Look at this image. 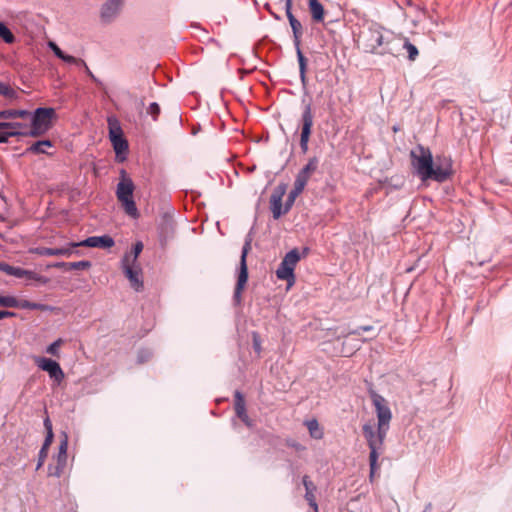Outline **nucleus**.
<instances>
[{
  "instance_id": "6ab92c4d",
  "label": "nucleus",
  "mask_w": 512,
  "mask_h": 512,
  "mask_svg": "<svg viewBox=\"0 0 512 512\" xmlns=\"http://www.w3.org/2000/svg\"><path fill=\"white\" fill-rule=\"evenodd\" d=\"M91 262L83 260L78 262H57L53 265L55 268H62L68 270H85L90 268Z\"/></svg>"
},
{
  "instance_id": "f3484780",
  "label": "nucleus",
  "mask_w": 512,
  "mask_h": 512,
  "mask_svg": "<svg viewBox=\"0 0 512 512\" xmlns=\"http://www.w3.org/2000/svg\"><path fill=\"white\" fill-rule=\"evenodd\" d=\"M284 194V190L279 193H273L270 199L271 211L274 219H279L283 214H286L285 207L282 204V196Z\"/></svg>"
},
{
  "instance_id": "9d476101",
  "label": "nucleus",
  "mask_w": 512,
  "mask_h": 512,
  "mask_svg": "<svg viewBox=\"0 0 512 512\" xmlns=\"http://www.w3.org/2000/svg\"><path fill=\"white\" fill-rule=\"evenodd\" d=\"M368 43L366 44V48L368 53L372 54H379V55H385V54H392V55H398L399 51H377L379 47H381L384 43V37L379 29H370L369 30V38Z\"/></svg>"
},
{
  "instance_id": "680f3d73",
  "label": "nucleus",
  "mask_w": 512,
  "mask_h": 512,
  "mask_svg": "<svg viewBox=\"0 0 512 512\" xmlns=\"http://www.w3.org/2000/svg\"><path fill=\"white\" fill-rule=\"evenodd\" d=\"M254 346L257 351L260 349V344L256 341H254Z\"/></svg>"
},
{
  "instance_id": "a211bd4d",
  "label": "nucleus",
  "mask_w": 512,
  "mask_h": 512,
  "mask_svg": "<svg viewBox=\"0 0 512 512\" xmlns=\"http://www.w3.org/2000/svg\"><path fill=\"white\" fill-rule=\"evenodd\" d=\"M68 435L63 432L59 444V451L56 457V464L66 467L67 464Z\"/></svg>"
},
{
  "instance_id": "bf43d9fd",
  "label": "nucleus",
  "mask_w": 512,
  "mask_h": 512,
  "mask_svg": "<svg viewBox=\"0 0 512 512\" xmlns=\"http://www.w3.org/2000/svg\"><path fill=\"white\" fill-rule=\"evenodd\" d=\"M300 79L302 84L306 83V70H303V72H300Z\"/></svg>"
},
{
  "instance_id": "7ed1b4c3",
  "label": "nucleus",
  "mask_w": 512,
  "mask_h": 512,
  "mask_svg": "<svg viewBox=\"0 0 512 512\" xmlns=\"http://www.w3.org/2000/svg\"><path fill=\"white\" fill-rule=\"evenodd\" d=\"M55 116L53 108H37L30 117V137L44 135L52 127V119Z\"/></svg>"
},
{
  "instance_id": "ea45409f",
  "label": "nucleus",
  "mask_w": 512,
  "mask_h": 512,
  "mask_svg": "<svg viewBox=\"0 0 512 512\" xmlns=\"http://www.w3.org/2000/svg\"><path fill=\"white\" fill-rule=\"evenodd\" d=\"M65 467L58 464L48 466V475L54 477H60L64 472Z\"/></svg>"
},
{
  "instance_id": "4be33fe9",
  "label": "nucleus",
  "mask_w": 512,
  "mask_h": 512,
  "mask_svg": "<svg viewBox=\"0 0 512 512\" xmlns=\"http://www.w3.org/2000/svg\"><path fill=\"white\" fill-rule=\"evenodd\" d=\"M20 274L17 275V278H26L29 281H36L41 284H47L49 282V279L45 276H42L32 270H26L23 268H19Z\"/></svg>"
},
{
  "instance_id": "cd10ccee",
  "label": "nucleus",
  "mask_w": 512,
  "mask_h": 512,
  "mask_svg": "<svg viewBox=\"0 0 512 512\" xmlns=\"http://www.w3.org/2000/svg\"><path fill=\"white\" fill-rule=\"evenodd\" d=\"M309 9L312 15V18L320 22L324 18V8L323 5L318 0H309Z\"/></svg>"
},
{
  "instance_id": "3c124183",
  "label": "nucleus",
  "mask_w": 512,
  "mask_h": 512,
  "mask_svg": "<svg viewBox=\"0 0 512 512\" xmlns=\"http://www.w3.org/2000/svg\"><path fill=\"white\" fill-rule=\"evenodd\" d=\"M305 497L309 504L317 510V504L314 500V495L311 492H306Z\"/></svg>"
},
{
  "instance_id": "c03bdc74",
  "label": "nucleus",
  "mask_w": 512,
  "mask_h": 512,
  "mask_svg": "<svg viewBox=\"0 0 512 512\" xmlns=\"http://www.w3.org/2000/svg\"><path fill=\"white\" fill-rule=\"evenodd\" d=\"M1 95L4 96L7 99L12 100V99H15L17 97V92L11 86L6 84V86L4 87Z\"/></svg>"
},
{
  "instance_id": "a18cd8bd",
  "label": "nucleus",
  "mask_w": 512,
  "mask_h": 512,
  "mask_svg": "<svg viewBox=\"0 0 512 512\" xmlns=\"http://www.w3.org/2000/svg\"><path fill=\"white\" fill-rule=\"evenodd\" d=\"M1 95L4 96L7 99L12 100V99H15L17 97V92L11 86L6 84V86L4 87Z\"/></svg>"
},
{
  "instance_id": "6e6552de",
  "label": "nucleus",
  "mask_w": 512,
  "mask_h": 512,
  "mask_svg": "<svg viewBox=\"0 0 512 512\" xmlns=\"http://www.w3.org/2000/svg\"><path fill=\"white\" fill-rule=\"evenodd\" d=\"M34 361L37 367L46 371L55 382L60 383L64 379V372L56 361L46 357H35Z\"/></svg>"
},
{
  "instance_id": "603ef678",
  "label": "nucleus",
  "mask_w": 512,
  "mask_h": 512,
  "mask_svg": "<svg viewBox=\"0 0 512 512\" xmlns=\"http://www.w3.org/2000/svg\"><path fill=\"white\" fill-rule=\"evenodd\" d=\"M84 68H85V72H86V74H87V75H88V76H89V77H90V78H91V79H92L96 84H98V85H101V84H102V83H101V81H100L98 78H96V77H95V75L91 72V70L89 69V67H88L87 65H86V67H84Z\"/></svg>"
},
{
  "instance_id": "e433bc0d",
  "label": "nucleus",
  "mask_w": 512,
  "mask_h": 512,
  "mask_svg": "<svg viewBox=\"0 0 512 512\" xmlns=\"http://www.w3.org/2000/svg\"><path fill=\"white\" fill-rule=\"evenodd\" d=\"M62 344L63 340L59 338L46 348V352L52 356H59V348Z\"/></svg>"
},
{
  "instance_id": "09e8293b",
  "label": "nucleus",
  "mask_w": 512,
  "mask_h": 512,
  "mask_svg": "<svg viewBox=\"0 0 512 512\" xmlns=\"http://www.w3.org/2000/svg\"><path fill=\"white\" fill-rule=\"evenodd\" d=\"M11 134H15V132H8L7 129H0V143H7Z\"/></svg>"
},
{
  "instance_id": "412c9836",
  "label": "nucleus",
  "mask_w": 512,
  "mask_h": 512,
  "mask_svg": "<svg viewBox=\"0 0 512 512\" xmlns=\"http://www.w3.org/2000/svg\"><path fill=\"white\" fill-rule=\"evenodd\" d=\"M16 308L28 309V310H41V311H52L54 309L53 307H51L49 305L31 302L28 300H18V299H17Z\"/></svg>"
},
{
  "instance_id": "f704fd0d",
  "label": "nucleus",
  "mask_w": 512,
  "mask_h": 512,
  "mask_svg": "<svg viewBox=\"0 0 512 512\" xmlns=\"http://www.w3.org/2000/svg\"><path fill=\"white\" fill-rule=\"evenodd\" d=\"M19 268L20 267L11 266L6 262H0V271L4 272L7 275L14 276L16 278L17 275L20 274Z\"/></svg>"
},
{
  "instance_id": "4c0bfd02",
  "label": "nucleus",
  "mask_w": 512,
  "mask_h": 512,
  "mask_svg": "<svg viewBox=\"0 0 512 512\" xmlns=\"http://www.w3.org/2000/svg\"><path fill=\"white\" fill-rule=\"evenodd\" d=\"M60 59L69 64H75V65L86 67V63L84 60L76 58L71 55H67L65 53L62 55V57Z\"/></svg>"
},
{
  "instance_id": "c9c22d12",
  "label": "nucleus",
  "mask_w": 512,
  "mask_h": 512,
  "mask_svg": "<svg viewBox=\"0 0 512 512\" xmlns=\"http://www.w3.org/2000/svg\"><path fill=\"white\" fill-rule=\"evenodd\" d=\"M0 306L6 308H16L17 298L14 296L0 295Z\"/></svg>"
},
{
  "instance_id": "423d86ee",
  "label": "nucleus",
  "mask_w": 512,
  "mask_h": 512,
  "mask_svg": "<svg viewBox=\"0 0 512 512\" xmlns=\"http://www.w3.org/2000/svg\"><path fill=\"white\" fill-rule=\"evenodd\" d=\"M314 123V115L312 112L311 104L304 106L301 115V134H300V148L303 153L308 151V143L311 136V129Z\"/></svg>"
},
{
  "instance_id": "aec40b11",
  "label": "nucleus",
  "mask_w": 512,
  "mask_h": 512,
  "mask_svg": "<svg viewBox=\"0 0 512 512\" xmlns=\"http://www.w3.org/2000/svg\"><path fill=\"white\" fill-rule=\"evenodd\" d=\"M108 129H109V138L110 140L123 137V131L118 119L114 116H110L107 119Z\"/></svg>"
},
{
  "instance_id": "f8f14e48",
  "label": "nucleus",
  "mask_w": 512,
  "mask_h": 512,
  "mask_svg": "<svg viewBox=\"0 0 512 512\" xmlns=\"http://www.w3.org/2000/svg\"><path fill=\"white\" fill-rule=\"evenodd\" d=\"M0 129H7L8 132H15L11 137L16 136H29L30 137V123L27 121H0Z\"/></svg>"
},
{
  "instance_id": "13d9d810",
  "label": "nucleus",
  "mask_w": 512,
  "mask_h": 512,
  "mask_svg": "<svg viewBox=\"0 0 512 512\" xmlns=\"http://www.w3.org/2000/svg\"><path fill=\"white\" fill-rule=\"evenodd\" d=\"M46 457H47V455H45V453H44V454H42V456H40V455H39V460H38V464H37V469H39V468L43 465V463H44V461H45V458H46Z\"/></svg>"
},
{
  "instance_id": "1a4fd4ad",
  "label": "nucleus",
  "mask_w": 512,
  "mask_h": 512,
  "mask_svg": "<svg viewBox=\"0 0 512 512\" xmlns=\"http://www.w3.org/2000/svg\"><path fill=\"white\" fill-rule=\"evenodd\" d=\"M122 263V269L125 274V276L128 278L131 287L135 291H140L143 288V281L141 279V267L139 264H133V263Z\"/></svg>"
},
{
  "instance_id": "5701e85b",
  "label": "nucleus",
  "mask_w": 512,
  "mask_h": 512,
  "mask_svg": "<svg viewBox=\"0 0 512 512\" xmlns=\"http://www.w3.org/2000/svg\"><path fill=\"white\" fill-rule=\"evenodd\" d=\"M289 23L293 32L294 46L300 45V39L303 34V29L300 21H298L294 15H289Z\"/></svg>"
},
{
  "instance_id": "f257e3e1",
  "label": "nucleus",
  "mask_w": 512,
  "mask_h": 512,
  "mask_svg": "<svg viewBox=\"0 0 512 512\" xmlns=\"http://www.w3.org/2000/svg\"><path fill=\"white\" fill-rule=\"evenodd\" d=\"M373 406L377 416V427L371 423H365L362 426L363 435L366 439L367 445L370 449L369 453V466H370V479L372 480L375 473L379 469L378 459L384 452V442L390 428L392 419V412L386 399L380 394L372 391L370 393Z\"/></svg>"
},
{
  "instance_id": "a19ab883",
  "label": "nucleus",
  "mask_w": 512,
  "mask_h": 512,
  "mask_svg": "<svg viewBox=\"0 0 512 512\" xmlns=\"http://www.w3.org/2000/svg\"><path fill=\"white\" fill-rule=\"evenodd\" d=\"M347 344L348 343L346 341L343 342V349H342V355L343 356H350V355H352L354 353V351L358 350L359 347H360V345L358 343H353V344L350 345L349 348H346Z\"/></svg>"
},
{
  "instance_id": "5fc2aeb1",
  "label": "nucleus",
  "mask_w": 512,
  "mask_h": 512,
  "mask_svg": "<svg viewBox=\"0 0 512 512\" xmlns=\"http://www.w3.org/2000/svg\"><path fill=\"white\" fill-rule=\"evenodd\" d=\"M14 316H15L14 312H11V311H8V310H1L0 311V319L11 318V317H14Z\"/></svg>"
},
{
  "instance_id": "c85d7f7f",
  "label": "nucleus",
  "mask_w": 512,
  "mask_h": 512,
  "mask_svg": "<svg viewBox=\"0 0 512 512\" xmlns=\"http://www.w3.org/2000/svg\"><path fill=\"white\" fill-rule=\"evenodd\" d=\"M300 260V255L297 249H293L289 251L283 260L281 261V264H283L285 267L290 268L292 271H294L296 264Z\"/></svg>"
},
{
  "instance_id": "bb28decb",
  "label": "nucleus",
  "mask_w": 512,
  "mask_h": 512,
  "mask_svg": "<svg viewBox=\"0 0 512 512\" xmlns=\"http://www.w3.org/2000/svg\"><path fill=\"white\" fill-rule=\"evenodd\" d=\"M276 276L280 280H285L289 283V285H292L295 281V275L294 271H292L290 268L285 267L283 264H279L277 270H276Z\"/></svg>"
},
{
  "instance_id": "473e14b6",
  "label": "nucleus",
  "mask_w": 512,
  "mask_h": 512,
  "mask_svg": "<svg viewBox=\"0 0 512 512\" xmlns=\"http://www.w3.org/2000/svg\"><path fill=\"white\" fill-rule=\"evenodd\" d=\"M0 38L6 43L10 44L15 41V37L10 29L2 22H0Z\"/></svg>"
},
{
  "instance_id": "49530a36",
  "label": "nucleus",
  "mask_w": 512,
  "mask_h": 512,
  "mask_svg": "<svg viewBox=\"0 0 512 512\" xmlns=\"http://www.w3.org/2000/svg\"><path fill=\"white\" fill-rule=\"evenodd\" d=\"M16 119H21L27 122H30V117L32 116V113L28 110L24 109H15Z\"/></svg>"
},
{
  "instance_id": "20e7f679",
  "label": "nucleus",
  "mask_w": 512,
  "mask_h": 512,
  "mask_svg": "<svg viewBox=\"0 0 512 512\" xmlns=\"http://www.w3.org/2000/svg\"><path fill=\"white\" fill-rule=\"evenodd\" d=\"M411 157L413 159L412 164L416 169L418 176L422 180H429L434 162L430 150L419 146L418 153L416 151H411Z\"/></svg>"
},
{
  "instance_id": "de8ad7c7",
  "label": "nucleus",
  "mask_w": 512,
  "mask_h": 512,
  "mask_svg": "<svg viewBox=\"0 0 512 512\" xmlns=\"http://www.w3.org/2000/svg\"><path fill=\"white\" fill-rule=\"evenodd\" d=\"M147 112L156 120L160 114V107L156 102H153L149 105Z\"/></svg>"
},
{
  "instance_id": "2eb2a0df",
  "label": "nucleus",
  "mask_w": 512,
  "mask_h": 512,
  "mask_svg": "<svg viewBox=\"0 0 512 512\" xmlns=\"http://www.w3.org/2000/svg\"><path fill=\"white\" fill-rule=\"evenodd\" d=\"M76 246H73V243H69L68 245L60 248H48V247H40L37 248V253L41 256H65L70 257L73 253H75L74 249Z\"/></svg>"
},
{
  "instance_id": "7c9ffc66",
  "label": "nucleus",
  "mask_w": 512,
  "mask_h": 512,
  "mask_svg": "<svg viewBox=\"0 0 512 512\" xmlns=\"http://www.w3.org/2000/svg\"><path fill=\"white\" fill-rule=\"evenodd\" d=\"M304 188L294 184L293 189L289 192V195L285 202V211H289L293 206L296 198L303 192Z\"/></svg>"
},
{
  "instance_id": "b1692460",
  "label": "nucleus",
  "mask_w": 512,
  "mask_h": 512,
  "mask_svg": "<svg viewBox=\"0 0 512 512\" xmlns=\"http://www.w3.org/2000/svg\"><path fill=\"white\" fill-rule=\"evenodd\" d=\"M52 146L53 144L50 140H39L30 145L26 151L33 154H47L46 149Z\"/></svg>"
},
{
  "instance_id": "ddd939ff",
  "label": "nucleus",
  "mask_w": 512,
  "mask_h": 512,
  "mask_svg": "<svg viewBox=\"0 0 512 512\" xmlns=\"http://www.w3.org/2000/svg\"><path fill=\"white\" fill-rule=\"evenodd\" d=\"M114 245V240L108 235L91 236L80 242H73V246L80 247H97V248H110Z\"/></svg>"
},
{
  "instance_id": "58836bf2",
  "label": "nucleus",
  "mask_w": 512,
  "mask_h": 512,
  "mask_svg": "<svg viewBox=\"0 0 512 512\" xmlns=\"http://www.w3.org/2000/svg\"><path fill=\"white\" fill-rule=\"evenodd\" d=\"M295 49H296L297 59H298V63H299V72H303V70H306L307 60L301 51L300 45L295 46Z\"/></svg>"
},
{
  "instance_id": "4d7b16f0",
  "label": "nucleus",
  "mask_w": 512,
  "mask_h": 512,
  "mask_svg": "<svg viewBox=\"0 0 512 512\" xmlns=\"http://www.w3.org/2000/svg\"><path fill=\"white\" fill-rule=\"evenodd\" d=\"M303 484L306 488V491L310 492V487L312 486V482H310L306 476L303 478Z\"/></svg>"
},
{
  "instance_id": "f03ea898",
  "label": "nucleus",
  "mask_w": 512,
  "mask_h": 512,
  "mask_svg": "<svg viewBox=\"0 0 512 512\" xmlns=\"http://www.w3.org/2000/svg\"><path fill=\"white\" fill-rule=\"evenodd\" d=\"M122 179L117 184L116 196L122 204L127 215L137 218L139 216L135 201L133 200L134 184L133 181L126 177L124 170L121 171Z\"/></svg>"
},
{
  "instance_id": "39448f33",
  "label": "nucleus",
  "mask_w": 512,
  "mask_h": 512,
  "mask_svg": "<svg viewBox=\"0 0 512 512\" xmlns=\"http://www.w3.org/2000/svg\"><path fill=\"white\" fill-rule=\"evenodd\" d=\"M251 249V239H247L242 247L237 283L234 290L233 300L236 304L241 303L242 291L248 280L247 255Z\"/></svg>"
},
{
  "instance_id": "6e6d98bb",
  "label": "nucleus",
  "mask_w": 512,
  "mask_h": 512,
  "mask_svg": "<svg viewBox=\"0 0 512 512\" xmlns=\"http://www.w3.org/2000/svg\"><path fill=\"white\" fill-rule=\"evenodd\" d=\"M44 427H45L46 433H53L52 423L48 417L44 419Z\"/></svg>"
},
{
  "instance_id": "2f4dec72",
  "label": "nucleus",
  "mask_w": 512,
  "mask_h": 512,
  "mask_svg": "<svg viewBox=\"0 0 512 512\" xmlns=\"http://www.w3.org/2000/svg\"><path fill=\"white\" fill-rule=\"evenodd\" d=\"M371 330H373V326H371V325L359 326L358 328H356L354 330L342 331L341 334L339 336H337V339H339L341 337L345 338L349 335H361L362 332H368Z\"/></svg>"
},
{
  "instance_id": "dca6fc26",
  "label": "nucleus",
  "mask_w": 512,
  "mask_h": 512,
  "mask_svg": "<svg viewBox=\"0 0 512 512\" xmlns=\"http://www.w3.org/2000/svg\"><path fill=\"white\" fill-rule=\"evenodd\" d=\"M235 412L236 415L248 426L251 427L252 423L247 415L245 400L241 392H235Z\"/></svg>"
},
{
  "instance_id": "0eeeda50",
  "label": "nucleus",
  "mask_w": 512,
  "mask_h": 512,
  "mask_svg": "<svg viewBox=\"0 0 512 512\" xmlns=\"http://www.w3.org/2000/svg\"><path fill=\"white\" fill-rule=\"evenodd\" d=\"M452 174V162L449 157H436L431 171V180L443 182Z\"/></svg>"
},
{
  "instance_id": "a878e982",
  "label": "nucleus",
  "mask_w": 512,
  "mask_h": 512,
  "mask_svg": "<svg viewBox=\"0 0 512 512\" xmlns=\"http://www.w3.org/2000/svg\"><path fill=\"white\" fill-rule=\"evenodd\" d=\"M110 141L117 157L125 155L128 152V142L124 139V137H118ZM124 159L125 156L122 157V160Z\"/></svg>"
},
{
  "instance_id": "393cba45",
  "label": "nucleus",
  "mask_w": 512,
  "mask_h": 512,
  "mask_svg": "<svg viewBox=\"0 0 512 512\" xmlns=\"http://www.w3.org/2000/svg\"><path fill=\"white\" fill-rule=\"evenodd\" d=\"M143 250V243L138 241L135 243L131 252L126 253L121 262L138 264V257Z\"/></svg>"
},
{
  "instance_id": "4468645a",
  "label": "nucleus",
  "mask_w": 512,
  "mask_h": 512,
  "mask_svg": "<svg viewBox=\"0 0 512 512\" xmlns=\"http://www.w3.org/2000/svg\"><path fill=\"white\" fill-rule=\"evenodd\" d=\"M122 6V0H108L101 9V19L105 23H110L119 14Z\"/></svg>"
},
{
  "instance_id": "37998d69",
  "label": "nucleus",
  "mask_w": 512,
  "mask_h": 512,
  "mask_svg": "<svg viewBox=\"0 0 512 512\" xmlns=\"http://www.w3.org/2000/svg\"><path fill=\"white\" fill-rule=\"evenodd\" d=\"M0 120H16L15 109H6L0 111Z\"/></svg>"
},
{
  "instance_id": "e2e57ef3",
  "label": "nucleus",
  "mask_w": 512,
  "mask_h": 512,
  "mask_svg": "<svg viewBox=\"0 0 512 512\" xmlns=\"http://www.w3.org/2000/svg\"><path fill=\"white\" fill-rule=\"evenodd\" d=\"M139 361H140V362H143V361H144V358H143L142 354H140V355H139Z\"/></svg>"
},
{
  "instance_id": "c756f323",
  "label": "nucleus",
  "mask_w": 512,
  "mask_h": 512,
  "mask_svg": "<svg viewBox=\"0 0 512 512\" xmlns=\"http://www.w3.org/2000/svg\"><path fill=\"white\" fill-rule=\"evenodd\" d=\"M305 425L307 426V429L309 431V434L314 439H322L324 436L323 430L320 427L318 421L316 419H311L305 422Z\"/></svg>"
},
{
  "instance_id": "052dcab7",
  "label": "nucleus",
  "mask_w": 512,
  "mask_h": 512,
  "mask_svg": "<svg viewBox=\"0 0 512 512\" xmlns=\"http://www.w3.org/2000/svg\"><path fill=\"white\" fill-rule=\"evenodd\" d=\"M431 508H432V505L429 503V504L425 507V509H424V511H423V512H430Z\"/></svg>"
},
{
  "instance_id": "79ce46f5",
  "label": "nucleus",
  "mask_w": 512,
  "mask_h": 512,
  "mask_svg": "<svg viewBox=\"0 0 512 512\" xmlns=\"http://www.w3.org/2000/svg\"><path fill=\"white\" fill-rule=\"evenodd\" d=\"M53 436H54L53 433H46V437H45L43 446H42V448L40 450V456H42V454H44V453H45V455H47L48 448H49V446L51 445V443L53 441Z\"/></svg>"
},
{
  "instance_id": "864d4df0",
  "label": "nucleus",
  "mask_w": 512,
  "mask_h": 512,
  "mask_svg": "<svg viewBox=\"0 0 512 512\" xmlns=\"http://www.w3.org/2000/svg\"><path fill=\"white\" fill-rule=\"evenodd\" d=\"M285 11H286L287 18H289V15H293V13H292V0H286L285 1Z\"/></svg>"
},
{
  "instance_id": "8fccbe9b",
  "label": "nucleus",
  "mask_w": 512,
  "mask_h": 512,
  "mask_svg": "<svg viewBox=\"0 0 512 512\" xmlns=\"http://www.w3.org/2000/svg\"><path fill=\"white\" fill-rule=\"evenodd\" d=\"M49 47L52 49V51L54 52L55 56H57L59 59L62 57V55L64 54V52L54 43V42H50L49 43Z\"/></svg>"
},
{
  "instance_id": "9b49d317",
  "label": "nucleus",
  "mask_w": 512,
  "mask_h": 512,
  "mask_svg": "<svg viewBox=\"0 0 512 512\" xmlns=\"http://www.w3.org/2000/svg\"><path fill=\"white\" fill-rule=\"evenodd\" d=\"M319 159L317 157L309 158L307 164L299 171L294 184L305 188L311 175L318 169Z\"/></svg>"
},
{
  "instance_id": "72a5a7b5",
  "label": "nucleus",
  "mask_w": 512,
  "mask_h": 512,
  "mask_svg": "<svg viewBox=\"0 0 512 512\" xmlns=\"http://www.w3.org/2000/svg\"><path fill=\"white\" fill-rule=\"evenodd\" d=\"M403 48L408 52V59L410 61H415L419 55V51L415 45H413L408 39H405Z\"/></svg>"
}]
</instances>
